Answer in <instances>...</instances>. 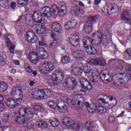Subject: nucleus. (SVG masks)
Wrapping results in <instances>:
<instances>
[{
    "label": "nucleus",
    "mask_w": 131,
    "mask_h": 131,
    "mask_svg": "<svg viewBox=\"0 0 131 131\" xmlns=\"http://www.w3.org/2000/svg\"><path fill=\"white\" fill-rule=\"evenodd\" d=\"M60 9L59 10L57 7V6H54V8L51 9L48 6H45L41 9V16L43 18H50L51 15L53 16L57 14V11H58V14L61 17L65 16V14L67 13V6L64 3H61Z\"/></svg>",
    "instance_id": "f257e3e1"
},
{
    "label": "nucleus",
    "mask_w": 131,
    "mask_h": 131,
    "mask_svg": "<svg viewBox=\"0 0 131 131\" xmlns=\"http://www.w3.org/2000/svg\"><path fill=\"white\" fill-rule=\"evenodd\" d=\"M38 112L43 113L45 112V108L40 105H35L34 108H20L19 111V114L23 116V117H26L28 119L32 118L34 115L37 114Z\"/></svg>",
    "instance_id": "f03ea898"
},
{
    "label": "nucleus",
    "mask_w": 131,
    "mask_h": 131,
    "mask_svg": "<svg viewBox=\"0 0 131 131\" xmlns=\"http://www.w3.org/2000/svg\"><path fill=\"white\" fill-rule=\"evenodd\" d=\"M62 124L65 125L67 128H71L74 130L78 131L81 127V122H78L75 123L74 120L71 119L70 118L66 117L64 118Z\"/></svg>",
    "instance_id": "7ed1b4c3"
},
{
    "label": "nucleus",
    "mask_w": 131,
    "mask_h": 131,
    "mask_svg": "<svg viewBox=\"0 0 131 131\" xmlns=\"http://www.w3.org/2000/svg\"><path fill=\"white\" fill-rule=\"evenodd\" d=\"M83 42L84 45V48L88 53L89 52L91 55H95L97 54V49H96L95 47L92 46V45H90V46H86V43L90 42V38L89 37H84L83 38Z\"/></svg>",
    "instance_id": "20e7f679"
},
{
    "label": "nucleus",
    "mask_w": 131,
    "mask_h": 131,
    "mask_svg": "<svg viewBox=\"0 0 131 131\" xmlns=\"http://www.w3.org/2000/svg\"><path fill=\"white\" fill-rule=\"evenodd\" d=\"M35 92H33L32 94V96H34V97H38V95L41 94L42 96H40V99H47V98L49 97V96L51 95V91L49 89H39L36 90H34Z\"/></svg>",
    "instance_id": "39448f33"
},
{
    "label": "nucleus",
    "mask_w": 131,
    "mask_h": 131,
    "mask_svg": "<svg viewBox=\"0 0 131 131\" xmlns=\"http://www.w3.org/2000/svg\"><path fill=\"white\" fill-rule=\"evenodd\" d=\"M32 20L36 23H40L41 24H47V20L41 16V12L39 11H34L32 16Z\"/></svg>",
    "instance_id": "423d86ee"
},
{
    "label": "nucleus",
    "mask_w": 131,
    "mask_h": 131,
    "mask_svg": "<svg viewBox=\"0 0 131 131\" xmlns=\"http://www.w3.org/2000/svg\"><path fill=\"white\" fill-rule=\"evenodd\" d=\"M54 68V64L52 62L46 61L42 66V68L40 70V72L43 73V74H47L48 72L53 71Z\"/></svg>",
    "instance_id": "0eeeda50"
},
{
    "label": "nucleus",
    "mask_w": 131,
    "mask_h": 131,
    "mask_svg": "<svg viewBox=\"0 0 131 131\" xmlns=\"http://www.w3.org/2000/svg\"><path fill=\"white\" fill-rule=\"evenodd\" d=\"M64 74L58 70H56L52 74V78H50V81L48 82H52V81H62L64 79Z\"/></svg>",
    "instance_id": "6e6552de"
},
{
    "label": "nucleus",
    "mask_w": 131,
    "mask_h": 131,
    "mask_svg": "<svg viewBox=\"0 0 131 131\" xmlns=\"http://www.w3.org/2000/svg\"><path fill=\"white\" fill-rule=\"evenodd\" d=\"M94 110L96 111V110H98V113L101 116L105 117L106 115H108V113L109 112L107 111V108L103 106H101L97 103H94L93 104Z\"/></svg>",
    "instance_id": "1a4fd4ad"
},
{
    "label": "nucleus",
    "mask_w": 131,
    "mask_h": 131,
    "mask_svg": "<svg viewBox=\"0 0 131 131\" xmlns=\"http://www.w3.org/2000/svg\"><path fill=\"white\" fill-rule=\"evenodd\" d=\"M70 85L72 86V90L76 86V79H75V78H68L66 79L64 82L63 83V86H64V88H69Z\"/></svg>",
    "instance_id": "9d476101"
},
{
    "label": "nucleus",
    "mask_w": 131,
    "mask_h": 131,
    "mask_svg": "<svg viewBox=\"0 0 131 131\" xmlns=\"http://www.w3.org/2000/svg\"><path fill=\"white\" fill-rule=\"evenodd\" d=\"M26 40L28 42L34 43L37 41V36L31 32H28L25 35Z\"/></svg>",
    "instance_id": "9b49d317"
},
{
    "label": "nucleus",
    "mask_w": 131,
    "mask_h": 131,
    "mask_svg": "<svg viewBox=\"0 0 131 131\" xmlns=\"http://www.w3.org/2000/svg\"><path fill=\"white\" fill-rule=\"evenodd\" d=\"M121 19L126 24L131 25V17L129 15V13L126 11L123 12L121 14Z\"/></svg>",
    "instance_id": "f8f14e48"
},
{
    "label": "nucleus",
    "mask_w": 131,
    "mask_h": 131,
    "mask_svg": "<svg viewBox=\"0 0 131 131\" xmlns=\"http://www.w3.org/2000/svg\"><path fill=\"white\" fill-rule=\"evenodd\" d=\"M48 105L52 109H56L57 108L58 110H66L68 108L67 105L59 106L57 103H56V102L52 101L48 102Z\"/></svg>",
    "instance_id": "ddd939ff"
},
{
    "label": "nucleus",
    "mask_w": 131,
    "mask_h": 131,
    "mask_svg": "<svg viewBox=\"0 0 131 131\" xmlns=\"http://www.w3.org/2000/svg\"><path fill=\"white\" fill-rule=\"evenodd\" d=\"M69 41L73 47H77L79 45V37L76 35L70 36Z\"/></svg>",
    "instance_id": "4468645a"
},
{
    "label": "nucleus",
    "mask_w": 131,
    "mask_h": 131,
    "mask_svg": "<svg viewBox=\"0 0 131 131\" xmlns=\"http://www.w3.org/2000/svg\"><path fill=\"white\" fill-rule=\"evenodd\" d=\"M70 13L73 16L77 15L78 17H82V13H81V11H80V8H79V7L77 6L72 7L71 9Z\"/></svg>",
    "instance_id": "2eb2a0df"
},
{
    "label": "nucleus",
    "mask_w": 131,
    "mask_h": 131,
    "mask_svg": "<svg viewBox=\"0 0 131 131\" xmlns=\"http://www.w3.org/2000/svg\"><path fill=\"white\" fill-rule=\"evenodd\" d=\"M65 103H67L69 107H71V108H74V107H75V104H73L72 101H71V100L69 99L66 96L63 97V99L61 101L59 104L60 106H67L66 104H65Z\"/></svg>",
    "instance_id": "dca6fc26"
},
{
    "label": "nucleus",
    "mask_w": 131,
    "mask_h": 131,
    "mask_svg": "<svg viewBox=\"0 0 131 131\" xmlns=\"http://www.w3.org/2000/svg\"><path fill=\"white\" fill-rule=\"evenodd\" d=\"M91 63L95 65H99V66H105L106 65V60L103 57L97 58L96 59H92Z\"/></svg>",
    "instance_id": "f3484780"
},
{
    "label": "nucleus",
    "mask_w": 131,
    "mask_h": 131,
    "mask_svg": "<svg viewBox=\"0 0 131 131\" xmlns=\"http://www.w3.org/2000/svg\"><path fill=\"white\" fill-rule=\"evenodd\" d=\"M51 28L54 30V31H55V32H58V33L61 32V31L63 30V27L61 24L58 22L52 23L51 25Z\"/></svg>",
    "instance_id": "a211bd4d"
},
{
    "label": "nucleus",
    "mask_w": 131,
    "mask_h": 131,
    "mask_svg": "<svg viewBox=\"0 0 131 131\" xmlns=\"http://www.w3.org/2000/svg\"><path fill=\"white\" fill-rule=\"evenodd\" d=\"M6 104L10 108H15L16 106L18 105V102H17V100L16 101L12 98H8L6 100Z\"/></svg>",
    "instance_id": "6ab92c4d"
},
{
    "label": "nucleus",
    "mask_w": 131,
    "mask_h": 131,
    "mask_svg": "<svg viewBox=\"0 0 131 131\" xmlns=\"http://www.w3.org/2000/svg\"><path fill=\"white\" fill-rule=\"evenodd\" d=\"M24 67L27 73H30V74H33L34 77H35L37 75V71L36 70H32L30 66L28 63H25Z\"/></svg>",
    "instance_id": "aec40b11"
},
{
    "label": "nucleus",
    "mask_w": 131,
    "mask_h": 131,
    "mask_svg": "<svg viewBox=\"0 0 131 131\" xmlns=\"http://www.w3.org/2000/svg\"><path fill=\"white\" fill-rule=\"evenodd\" d=\"M104 97H106L107 99L110 96L105 94H101L97 96V101L99 104H100V105H105L107 103L106 102V99H104Z\"/></svg>",
    "instance_id": "412c9836"
},
{
    "label": "nucleus",
    "mask_w": 131,
    "mask_h": 131,
    "mask_svg": "<svg viewBox=\"0 0 131 131\" xmlns=\"http://www.w3.org/2000/svg\"><path fill=\"white\" fill-rule=\"evenodd\" d=\"M85 127L89 131H98V128L95 126V124L93 122L87 121L85 123Z\"/></svg>",
    "instance_id": "4be33fe9"
},
{
    "label": "nucleus",
    "mask_w": 131,
    "mask_h": 131,
    "mask_svg": "<svg viewBox=\"0 0 131 131\" xmlns=\"http://www.w3.org/2000/svg\"><path fill=\"white\" fill-rule=\"evenodd\" d=\"M77 24V21L74 19L69 20L67 24L64 25L65 28L67 29H70L72 28H74Z\"/></svg>",
    "instance_id": "5701e85b"
},
{
    "label": "nucleus",
    "mask_w": 131,
    "mask_h": 131,
    "mask_svg": "<svg viewBox=\"0 0 131 131\" xmlns=\"http://www.w3.org/2000/svg\"><path fill=\"white\" fill-rule=\"evenodd\" d=\"M82 86L83 89L85 91H90L93 89V86H92L91 83L89 82L86 79L84 78L82 79Z\"/></svg>",
    "instance_id": "b1692460"
},
{
    "label": "nucleus",
    "mask_w": 131,
    "mask_h": 131,
    "mask_svg": "<svg viewBox=\"0 0 131 131\" xmlns=\"http://www.w3.org/2000/svg\"><path fill=\"white\" fill-rule=\"evenodd\" d=\"M5 40L6 41V46L8 48H9V51L11 54H14V51H15V45H12L11 40L7 37H5Z\"/></svg>",
    "instance_id": "393cba45"
},
{
    "label": "nucleus",
    "mask_w": 131,
    "mask_h": 131,
    "mask_svg": "<svg viewBox=\"0 0 131 131\" xmlns=\"http://www.w3.org/2000/svg\"><path fill=\"white\" fill-rule=\"evenodd\" d=\"M84 31H85L86 33H91V32L93 31V25L89 21H87L84 25Z\"/></svg>",
    "instance_id": "a878e982"
},
{
    "label": "nucleus",
    "mask_w": 131,
    "mask_h": 131,
    "mask_svg": "<svg viewBox=\"0 0 131 131\" xmlns=\"http://www.w3.org/2000/svg\"><path fill=\"white\" fill-rule=\"evenodd\" d=\"M36 125L39 127H41L42 129H45L46 127H48L49 124L45 122L43 120H38L36 122Z\"/></svg>",
    "instance_id": "bb28decb"
},
{
    "label": "nucleus",
    "mask_w": 131,
    "mask_h": 131,
    "mask_svg": "<svg viewBox=\"0 0 131 131\" xmlns=\"http://www.w3.org/2000/svg\"><path fill=\"white\" fill-rule=\"evenodd\" d=\"M108 10L112 14H114V13H117L118 12V6L115 4H112L108 6Z\"/></svg>",
    "instance_id": "cd10ccee"
},
{
    "label": "nucleus",
    "mask_w": 131,
    "mask_h": 131,
    "mask_svg": "<svg viewBox=\"0 0 131 131\" xmlns=\"http://www.w3.org/2000/svg\"><path fill=\"white\" fill-rule=\"evenodd\" d=\"M122 74L121 73H118L116 74L115 75V77L116 78V82L118 85H124V83L122 82L121 80H122Z\"/></svg>",
    "instance_id": "c85d7f7f"
},
{
    "label": "nucleus",
    "mask_w": 131,
    "mask_h": 131,
    "mask_svg": "<svg viewBox=\"0 0 131 131\" xmlns=\"http://www.w3.org/2000/svg\"><path fill=\"white\" fill-rule=\"evenodd\" d=\"M122 74L121 73H118L116 74L115 75V77L116 78V82L118 85H124V83L122 82L121 80H122Z\"/></svg>",
    "instance_id": "c756f323"
},
{
    "label": "nucleus",
    "mask_w": 131,
    "mask_h": 131,
    "mask_svg": "<svg viewBox=\"0 0 131 131\" xmlns=\"http://www.w3.org/2000/svg\"><path fill=\"white\" fill-rule=\"evenodd\" d=\"M16 97H18V98L16 99L17 102L22 101V99H23V90H22V88L18 87Z\"/></svg>",
    "instance_id": "7c9ffc66"
},
{
    "label": "nucleus",
    "mask_w": 131,
    "mask_h": 131,
    "mask_svg": "<svg viewBox=\"0 0 131 131\" xmlns=\"http://www.w3.org/2000/svg\"><path fill=\"white\" fill-rule=\"evenodd\" d=\"M99 19V15H95L94 16H92L89 18V23H91L93 25L94 23H96L97 21Z\"/></svg>",
    "instance_id": "2f4dec72"
},
{
    "label": "nucleus",
    "mask_w": 131,
    "mask_h": 131,
    "mask_svg": "<svg viewBox=\"0 0 131 131\" xmlns=\"http://www.w3.org/2000/svg\"><path fill=\"white\" fill-rule=\"evenodd\" d=\"M0 5L2 7H4L6 9H9L10 6V4L8 2V0H0Z\"/></svg>",
    "instance_id": "473e14b6"
},
{
    "label": "nucleus",
    "mask_w": 131,
    "mask_h": 131,
    "mask_svg": "<svg viewBox=\"0 0 131 131\" xmlns=\"http://www.w3.org/2000/svg\"><path fill=\"white\" fill-rule=\"evenodd\" d=\"M6 90H8V84L4 82H0V93L5 92Z\"/></svg>",
    "instance_id": "72a5a7b5"
},
{
    "label": "nucleus",
    "mask_w": 131,
    "mask_h": 131,
    "mask_svg": "<svg viewBox=\"0 0 131 131\" xmlns=\"http://www.w3.org/2000/svg\"><path fill=\"white\" fill-rule=\"evenodd\" d=\"M109 77L110 76L105 73H101L100 75V78L102 81H109Z\"/></svg>",
    "instance_id": "f704fd0d"
},
{
    "label": "nucleus",
    "mask_w": 131,
    "mask_h": 131,
    "mask_svg": "<svg viewBox=\"0 0 131 131\" xmlns=\"http://www.w3.org/2000/svg\"><path fill=\"white\" fill-rule=\"evenodd\" d=\"M99 75H100V74H99V72L98 71H95V72L92 73V82H97V81H98V77H99Z\"/></svg>",
    "instance_id": "c9c22d12"
},
{
    "label": "nucleus",
    "mask_w": 131,
    "mask_h": 131,
    "mask_svg": "<svg viewBox=\"0 0 131 131\" xmlns=\"http://www.w3.org/2000/svg\"><path fill=\"white\" fill-rule=\"evenodd\" d=\"M16 122H17V123H19V124H23V125L25 123V121H26V120L22 117L17 116L15 119Z\"/></svg>",
    "instance_id": "e433bc0d"
},
{
    "label": "nucleus",
    "mask_w": 131,
    "mask_h": 131,
    "mask_svg": "<svg viewBox=\"0 0 131 131\" xmlns=\"http://www.w3.org/2000/svg\"><path fill=\"white\" fill-rule=\"evenodd\" d=\"M49 122L50 124L53 126V127H56L60 124V123L59 122V121L56 120V119H53V120H50Z\"/></svg>",
    "instance_id": "4c0bfd02"
},
{
    "label": "nucleus",
    "mask_w": 131,
    "mask_h": 131,
    "mask_svg": "<svg viewBox=\"0 0 131 131\" xmlns=\"http://www.w3.org/2000/svg\"><path fill=\"white\" fill-rule=\"evenodd\" d=\"M110 106H111L112 107H114V106L116 105V104H117V100H116V98L113 96L110 98Z\"/></svg>",
    "instance_id": "58836bf2"
},
{
    "label": "nucleus",
    "mask_w": 131,
    "mask_h": 131,
    "mask_svg": "<svg viewBox=\"0 0 131 131\" xmlns=\"http://www.w3.org/2000/svg\"><path fill=\"white\" fill-rule=\"evenodd\" d=\"M95 35L98 38H99V39H102V38L104 37L103 35V32H102V33H101V32L100 31L95 32L92 34L93 38H94Z\"/></svg>",
    "instance_id": "ea45409f"
},
{
    "label": "nucleus",
    "mask_w": 131,
    "mask_h": 131,
    "mask_svg": "<svg viewBox=\"0 0 131 131\" xmlns=\"http://www.w3.org/2000/svg\"><path fill=\"white\" fill-rule=\"evenodd\" d=\"M61 61L62 64H68V63H69L71 60L70 59V57H69V56H64L61 58Z\"/></svg>",
    "instance_id": "a19ab883"
},
{
    "label": "nucleus",
    "mask_w": 131,
    "mask_h": 131,
    "mask_svg": "<svg viewBox=\"0 0 131 131\" xmlns=\"http://www.w3.org/2000/svg\"><path fill=\"white\" fill-rule=\"evenodd\" d=\"M45 30L46 27L43 25H41L40 28L36 30L35 31L37 34H42V33H43V31Z\"/></svg>",
    "instance_id": "79ce46f5"
},
{
    "label": "nucleus",
    "mask_w": 131,
    "mask_h": 131,
    "mask_svg": "<svg viewBox=\"0 0 131 131\" xmlns=\"http://www.w3.org/2000/svg\"><path fill=\"white\" fill-rule=\"evenodd\" d=\"M73 55L77 59H80L82 56V54H81V51L80 50H77L76 51H74L73 53Z\"/></svg>",
    "instance_id": "37998d69"
},
{
    "label": "nucleus",
    "mask_w": 131,
    "mask_h": 131,
    "mask_svg": "<svg viewBox=\"0 0 131 131\" xmlns=\"http://www.w3.org/2000/svg\"><path fill=\"white\" fill-rule=\"evenodd\" d=\"M28 0H18L17 4L18 5H20L23 7H25V6H27L28 5Z\"/></svg>",
    "instance_id": "c03bdc74"
},
{
    "label": "nucleus",
    "mask_w": 131,
    "mask_h": 131,
    "mask_svg": "<svg viewBox=\"0 0 131 131\" xmlns=\"http://www.w3.org/2000/svg\"><path fill=\"white\" fill-rule=\"evenodd\" d=\"M3 101H4V97L0 95V112H3L4 108H5V105L2 102Z\"/></svg>",
    "instance_id": "a18cd8bd"
},
{
    "label": "nucleus",
    "mask_w": 131,
    "mask_h": 131,
    "mask_svg": "<svg viewBox=\"0 0 131 131\" xmlns=\"http://www.w3.org/2000/svg\"><path fill=\"white\" fill-rule=\"evenodd\" d=\"M81 70V68L76 67L73 69V71L75 74H77V75H80L82 72H80Z\"/></svg>",
    "instance_id": "49530a36"
},
{
    "label": "nucleus",
    "mask_w": 131,
    "mask_h": 131,
    "mask_svg": "<svg viewBox=\"0 0 131 131\" xmlns=\"http://www.w3.org/2000/svg\"><path fill=\"white\" fill-rule=\"evenodd\" d=\"M84 104V105L86 108H87L88 111L90 112V113H93V110L91 108V104H90V103L89 102H86L85 103H83Z\"/></svg>",
    "instance_id": "de8ad7c7"
},
{
    "label": "nucleus",
    "mask_w": 131,
    "mask_h": 131,
    "mask_svg": "<svg viewBox=\"0 0 131 131\" xmlns=\"http://www.w3.org/2000/svg\"><path fill=\"white\" fill-rule=\"evenodd\" d=\"M19 86H16V87H14L11 93V96H12V97H14V96H17V93L18 92V89Z\"/></svg>",
    "instance_id": "09e8293b"
},
{
    "label": "nucleus",
    "mask_w": 131,
    "mask_h": 131,
    "mask_svg": "<svg viewBox=\"0 0 131 131\" xmlns=\"http://www.w3.org/2000/svg\"><path fill=\"white\" fill-rule=\"evenodd\" d=\"M102 34L103 35V37H107L108 36H111V35H110V32L107 30H102Z\"/></svg>",
    "instance_id": "8fccbe9b"
},
{
    "label": "nucleus",
    "mask_w": 131,
    "mask_h": 131,
    "mask_svg": "<svg viewBox=\"0 0 131 131\" xmlns=\"http://www.w3.org/2000/svg\"><path fill=\"white\" fill-rule=\"evenodd\" d=\"M83 71L85 74H88V73H90V72H91V67L85 66L83 68Z\"/></svg>",
    "instance_id": "3c124183"
},
{
    "label": "nucleus",
    "mask_w": 131,
    "mask_h": 131,
    "mask_svg": "<svg viewBox=\"0 0 131 131\" xmlns=\"http://www.w3.org/2000/svg\"><path fill=\"white\" fill-rule=\"evenodd\" d=\"M43 52H45V48H38V49L36 50V54L37 55H36V56L38 54H40V55L41 54L43 53Z\"/></svg>",
    "instance_id": "603ef678"
},
{
    "label": "nucleus",
    "mask_w": 131,
    "mask_h": 131,
    "mask_svg": "<svg viewBox=\"0 0 131 131\" xmlns=\"http://www.w3.org/2000/svg\"><path fill=\"white\" fill-rule=\"evenodd\" d=\"M23 125L25 127H27V128H30L31 127L32 124H31V122H27L26 120Z\"/></svg>",
    "instance_id": "864d4df0"
},
{
    "label": "nucleus",
    "mask_w": 131,
    "mask_h": 131,
    "mask_svg": "<svg viewBox=\"0 0 131 131\" xmlns=\"http://www.w3.org/2000/svg\"><path fill=\"white\" fill-rule=\"evenodd\" d=\"M107 120L110 123H114L115 122V117L113 116H110Z\"/></svg>",
    "instance_id": "5fc2aeb1"
},
{
    "label": "nucleus",
    "mask_w": 131,
    "mask_h": 131,
    "mask_svg": "<svg viewBox=\"0 0 131 131\" xmlns=\"http://www.w3.org/2000/svg\"><path fill=\"white\" fill-rule=\"evenodd\" d=\"M36 53L34 52H31L29 53V56H28V59L29 60H31L33 58H34L36 56Z\"/></svg>",
    "instance_id": "6e6d98bb"
},
{
    "label": "nucleus",
    "mask_w": 131,
    "mask_h": 131,
    "mask_svg": "<svg viewBox=\"0 0 131 131\" xmlns=\"http://www.w3.org/2000/svg\"><path fill=\"white\" fill-rule=\"evenodd\" d=\"M39 26V25L37 24H34L33 26H32V30L34 31H35V30H37V29H39V28H40V27Z\"/></svg>",
    "instance_id": "4d7b16f0"
},
{
    "label": "nucleus",
    "mask_w": 131,
    "mask_h": 131,
    "mask_svg": "<svg viewBox=\"0 0 131 131\" xmlns=\"http://www.w3.org/2000/svg\"><path fill=\"white\" fill-rule=\"evenodd\" d=\"M101 42V40H100L99 43H96V40L94 39H93L91 41V43L92 46H95V47H99V45H100V43Z\"/></svg>",
    "instance_id": "13d9d810"
},
{
    "label": "nucleus",
    "mask_w": 131,
    "mask_h": 131,
    "mask_svg": "<svg viewBox=\"0 0 131 131\" xmlns=\"http://www.w3.org/2000/svg\"><path fill=\"white\" fill-rule=\"evenodd\" d=\"M41 59H42L43 60H46V59L48 58V53L47 52H45V53H41Z\"/></svg>",
    "instance_id": "bf43d9fd"
},
{
    "label": "nucleus",
    "mask_w": 131,
    "mask_h": 131,
    "mask_svg": "<svg viewBox=\"0 0 131 131\" xmlns=\"http://www.w3.org/2000/svg\"><path fill=\"white\" fill-rule=\"evenodd\" d=\"M38 43L39 46L41 47H46V46H47V44L46 43V42L45 41H39Z\"/></svg>",
    "instance_id": "052dcab7"
},
{
    "label": "nucleus",
    "mask_w": 131,
    "mask_h": 131,
    "mask_svg": "<svg viewBox=\"0 0 131 131\" xmlns=\"http://www.w3.org/2000/svg\"><path fill=\"white\" fill-rule=\"evenodd\" d=\"M103 12L104 14H109L110 12V10H109V6H108L107 8H104L103 10Z\"/></svg>",
    "instance_id": "680f3d73"
},
{
    "label": "nucleus",
    "mask_w": 131,
    "mask_h": 131,
    "mask_svg": "<svg viewBox=\"0 0 131 131\" xmlns=\"http://www.w3.org/2000/svg\"><path fill=\"white\" fill-rule=\"evenodd\" d=\"M6 59L4 58V56L0 54V63H5Z\"/></svg>",
    "instance_id": "e2e57ef3"
},
{
    "label": "nucleus",
    "mask_w": 131,
    "mask_h": 131,
    "mask_svg": "<svg viewBox=\"0 0 131 131\" xmlns=\"http://www.w3.org/2000/svg\"><path fill=\"white\" fill-rule=\"evenodd\" d=\"M125 53H126V54H127L129 57H131V49L128 48L126 50Z\"/></svg>",
    "instance_id": "0e129e2a"
},
{
    "label": "nucleus",
    "mask_w": 131,
    "mask_h": 131,
    "mask_svg": "<svg viewBox=\"0 0 131 131\" xmlns=\"http://www.w3.org/2000/svg\"><path fill=\"white\" fill-rule=\"evenodd\" d=\"M30 61L31 62V63H32V64H36V63H37L38 60L36 58H34V59H30Z\"/></svg>",
    "instance_id": "69168bd1"
},
{
    "label": "nucleus",
    "mask_w": 131,
    "mask_h": 131,
    "mask_svg": "<svg viewBox=\"0 0 131 131\" xmlns=\"http://www.w3.org/2000/svg\"><path fill=\"white\" fill-rule=\"evenodd\" d=\"M56 45L57 44H56V43H55L54 42H51V43H50V46L52 49H54V48H56Z\"/></svg>",
    "instance_id": "338daca9"
},
{
    "label": "nucleus",
    "mask_w": 131,
    "mask_h": 131,
    "mask_svg": "<svg viewBox=\"0 0 131 131\" xmlns=\"http://www.w3.org/2000/svg\"><path fill=\"white\" fill-rule=\"evenodd\" d=\"M10 6L12 9H15L16 8V3L12 2Z\"/></svg>",
    "instance_id": "774afa93"
}]
</instances>
